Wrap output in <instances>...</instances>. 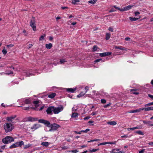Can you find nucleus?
I'll return each instance as SVG.
<instances>
[{
    "label": "nucleus",
    "instance_id": "37",
    "mask_svg": "<svg viewBox=\"0 0 153 153\" xmlns=\"http://www.w3.org/2000/svg\"><path fill=\"white\" fill-rule=\"evenodd\" d=\"M97 45H94L93 46V51H97Z\"/></svg>",
    "mask_w": 153,
    "mask_h": 153
},
{
    "label": "nucleus",
    "instance_id": "22",
    "mask_svg": "<svg viewBox=\"0 0 153 153\" xmlns=\"http://www.w3.org/2000/svg\"><path fill=\"white\" fill-rule=\"evenodd\" d=\"M108 124L110 125H115L117 124V123L115 121H111L109 122H108Z\"/></svg>",
    "mask_w": 153,
    "mask_h": 153
},
{
    "label": "nucleus",
    "instance_id": "62",
    "mask_svg": "<svg viewBox=\"0 0 153 153\" xmlns=\"http://www.w3.org/2000/svg\"><path fill=\"white\" fill-rule=\"evenodd\" d=\"M148 95L149 97L151 98L152 99H153V95L150 94H149Z\"/></svg>",
    "mask_w": 153,
    "mask_h": 153
},
{
    "label": "nucleus",
    "instance_id": "63",
    "mask_svg": "<svg viewBox=\"0 0 153 153\" xmlns=\"http://www.w3.org/2000/svg\"><path fill=\"white\" fill-rule=\"evenodd\" d=\"M61 9L62 10H64L65 9H68V7H61Z\"/></svg>",
    "mask_w": 153,
    "mask_h": 153
},
{
    "label": "nucleus",
    "instance_id": "9",
    "mask_svg": "<svg viewBox=\"0 0 153 153\" xmlns=\"http://www.w3.org/2000/svg\"><path fill=\"white\" fill-rule=\"evenodd\" d=\"M111 52H106L100 53V56L101 57L105 56H109L111 55Z\"/></svg>",
    "mask_w": 153,
    "mask_h": 153
},
{
    "label": "nucleus",
    "instance_id": "50",
    "mask_svg": "<svg viewBox=\"0 0 153 153\" xmlns=\"http://www.w3.org/2000/svg\"><path fill=\"white\" fill-rule=\"evenodd\" d=\"M113 7H114V8H115L116 9L118 10H120V11H121L122 9H120V8H119V7H116V6H114Z\"/></svg>",
    "mask_w": 153,
    "mask_h": 153
},
{
    "label": "nucleus",
    "instance_id": "11",
    "mask_svg": "<svg viewBox=\"0 0 153 153\" xmlns=\"http://www.w3.org/2000/svg\"><path fill=\"white\" fill-rule=\"evenodd\" d=\"M133 6L129 5L128 6H126L123 7V9H122L121 11H126L131 9Z\"/></svg>",
    "mask_w": 153,
    "mask_h": 153
},
{
    "label": "nucleus",
    "instance_id": "19",
    "mask_svg": "<svg viewBox=\"0 0 153 153\" xmlns=\"http://www.w3.org/2000/svg\"><path fill=\"white\" fill-rule=\"evenodd\" d=\"M85 94V92L84 93L82 91L79 94L77 95V97L78 98L84 96Z\"/></svg>",
    "mask_w": 153,
    "mask_h": 153
},
{
    "label": "nucleus",
    "instance_id": "29",
    "mask_svg": "<svg viewBox=\"0 0 153 153\" xmlns=\"http://www.w3.org/2000/svg\"><path fill=\"white\" fill-rule=\"evenodd\" d=\"M18 146L21 147L22 145L24 144V143L22 141H21L19 142H17Z\"/></svg>",
    "mask_w": 153,
    "mask_h": 153
},
{
    "label": "nucleus",
    "instance_id": "28",
    "mask_svg": "<svg viewBox=\"0 0 153 153\" xmlns=\"http://www.w3.org/2000/svg\"><path fill=\"white\" fill-rule=\"evenodd\" d=\"M46 36L45 34H44L43 35H42L39 38V41L42 40L44 39L45 37Z\"/></svg>",
    "mask_w": 153,
    "mask_h": 153
},
{
    "label": "nucleus",
    "instance_id": "27",
    "mask_svg": "<svg viewBox=\"0 0 153 153\" xmlns=\"http://www.w3.org/2000/svg\"><path fill=\"white\" fill-rule=\"evenodd\" d=\"M39 103V102L38 101L36 100V101H34L33 102V103L34 104H35V107L36 108H37L38 106H39V105H38V104Z\"/></svg>",
    "mask_w": 153,
    "mask_h": 153
},
{
    "label": "nucleus",
    "instance_id": "10",
    "mask_svg": "<svg viewBox=\"0 0 153 153\" xmlns=\"http://www.w3.org/2000/svg\"><path fill=\"white\" fill-rule=\"evenodd\" d=\"M10 141V136H7L4 138L2 139V141L5 144H7L8 143V142Z\"/></svg>",
    "mask_w": 153,
    "mask_h": 153
},
{
    "label": "nucleus",
    "instance_id": "64",
    "mask_svg": "<svg viewBox=\"0 0 153 153\" xmlns=\"http://www.w3.org/2000/svg\"><path fill=\"white\" fill-rule=\"evenodd\" d=\"M140 13V12L138 11H137L135 13V16H137Z\"/></svg>",
    "mask_w": 153,
    "mask_h": 153
},
{
    "label": "nucleus",
    "instance_id": "26",
    "mask_svg": "<svg viewBox=\"0 0 153 153\" xmlns=\"http://www.w3.org/2000/svg\"><path fill=\"white\" fill-rule=\"evenodd\" d=\"M135 133H136L139 135H143L144 133L142 132L141 131L139 130L135 131Z\"/></svg>",
    "mask_w": 153,
    "mask_h": 153
},
{
    "label": "nucleus",
    "instance_id": "58",
    "mask_svg": "<svg viewBox=\"0 0 153 153\" xmlns=\"http://www.w3.org/2000/svg\"><path fill=\"white\" fill-rule=\"evenodd\" d=\"M14 140L13 138L11 136H10V142H13Z\"/></svg>",
    "mask_w": 153,
    "mask_h": 153
},
{
    "label": "nucleus",
    "instance_id": "60",
    "mask_svg": "<svg viewBox=\"0 0 153 153\" xmlns=\"http://www.w3.org/2000/svg\"><path fill=\"white\" fill-rule=\"evenodd\" d=\"M90 118V117H89V116L86 117L84 118V120H88V119H89Z\"/></svg>",
    "mask_w": 153,
    "mask_h": 153
},
{
    "label": "nucleus",
    "instance_id": "8",
    "mask_svg": "<svg viewBox=\"0 0 153 153\" xmlns=\"http://www.w3.org/2000/svg\"><path fill=\"white\" fill-rule=\"evenodd\" d=\"M41 127L40 125L39 124H34L31 127V129L35 130Z\"/></svg>",
    "mask_w": 153,
    "mask_h": 153
},
{
    "label": "nucleus",
    "instance_id": "46",
    "mask_svg": "<svg viewBox=\"0 0 153 153\" xmlns=\"http://www.w3.org/2000/svg\"><path fill=\"white\" fill-rule=\"evenodd\" d=\"M101 102L102 104L105 103L106 102V101L105 99H101Z\"/></svg>",
    "mask_w": 153,
    "mask_h": 153
},
{
    "label": "nucleus",
    "instance_id": "45",
    "mask_svg": "<svg viewBox=\"0 0 153 153\" xmlns=\"http://www.w3.org/2000/svg\"><path fill=\"white\" fill-rule=\"evenodd\" d=\"M108 30L111 32H113L114 31L113 29L111 27H109L108 28Z\"/></svg>",
    "mask_w": 153,
    "mask_h": 153
},
{
    "label": "nucleus",
    "instance_id": "49",
    "mask_svg": "<svg viewBox=\"0 0 153 153\" xmlns=\"http://www.w3.org/2000/svg\"><path fill=\"white\" fill-rule=\"evenodd\" d=\"M111 105V103H109V104H107V105H104V107L105 108H106L107 107H108L110 105Z\"/></svg>",
    "mask_w": 153,
    "mask_h": 153
},
{
    "label": "nucleus",
    "instance_id": "30",
    "mask_svg": "<svg viewBox=\"0 0 153 153\" xmlns=\"http://www.w3.org/2000/svg\"><path fill=\"white\" fill-rule=\"evenodd\" d=\"M140 112V110H139L138 109H136L134 110H131L130 111L129 113H136V112Z\"/></svg>",
    "mask_w": 153,
    "mask_h": 153
},
{
    "label": "nucleus",
    "instance_id": "38",
    "mask_svg": "<svg viewBox=\"0 0 153 153\" xmlns=\"http://www.w3.org/2000/svg\"><path fill=\"white\" fill-rule=\"evenodd\" d=\"M100 140V139H94V140H91L89 141L88 142L90 143V142H93L94 141H99Z\"/></svg>",
    "mask_w": 153,
    "mask_h": 153
},
{
    "label": "nucleus",
    "instance_id": "54",
    "mask_svg": "<svg viewBox=\"0 0 153 153\" xmlns=\"http://www.w3.org/2000/svg\"><path fill=\"white\" fill-rule=\"evenodd\" d=\"M62 149L65 150V149H68V147L67 146H64L62 147Z\"/></svg>",
    "mask_w": 153,
    "mask_h": 153
},
{
    "label": "nucleus",
    "instance_id": "18",
    "mask_svg": "<svg viewBox=\"0 0 153 153\" xmlns=\"http://www.w3.org/2000/svg\"><path fill=\"white\" fill-rule=\"evenodd\" d=\"M41 144L43 146L47 147L48 146L49 144L48 142H42L41 143Z\"/></svg>",
    "mask_w": 153,
    "mask_h": 153
},
{
    "label": "nucleus",
    "instance_id": "23",
    "mask_svg": "<svg viewBox=\"0 0 153 153\" xmlns=\"http://www.w3.org/2000/svg\"><path fill=\"white\" fill-rule=\"evenodd\" d=\"M139 128H140V127H139L137 126V127H135L132 128H128V131H130V130H133L134 129H139Z\"/></svg>",
    "mask_w": 153,
    "mask_h": 153
},
{
    "label": "nucleus",
    "instance_id": "35",
    "mask_svg": "<svg viewBox=\"0 0 153 153\" xmlns=\"http://www.w3.org/2000/svg\"><path fill=\"white\" fill-rule=\"evenodd\" d=\"M67 62V61H66L65 59H61L60 60L59 62L60 64H62L64 62Z\"/></svg>",
    "mask_w": 153,
    "mask_h": 153
},
{
    "label": "nucleus",
    "instance_id": "1",
    "mask_svg": "<svg viewBox=\"0 0 153 153\" xmlns=\"http://www.w3.org/2000/svg\"><path fill=\"white\" fill-rule=\"evenodd\" d=\"M63 109V107L62 106L58 107L53 106V112L55 114H57L62 111Z\"/></svg>",
    "mask_w": 153,
    "mask_h": 153
},
{
    "label": "nucleus",
    "instance_id": "14",
    "mask_svg": "<svg viewBox=\"0 0 153 153\" xmlns=\"http://www.w3.org/2000/svg\"><path fill=\"white\" fill-rule=\"evenodd\" d=\"M76 90V88H67L66 91L68 92L73 93Z\"/></svg>",
    "mask_w": 153,
    "mask_h": 153
},
{
    "label": "nucleus",
    "instance_id": "51",
    "mask_svg": "<svg viewBox=\"0 0 153 153\" xmlns=\"http://www.w3.org/2000/svg\"><path fill=\"white\" fill-rule=\"evenodd\" d=\"M139 110H140V112L141 111V110H144L145 111H146V108H140L139 109Z\"/></svg>",
    "mask_w": 153,
    "mask_h": 153
},
{
    "label": "nucleus",
    "instance_id": "39",
    "mask_svg": "<svg viewBox=\"0 0 153 153\" xmlns=\"http://www.w3.org/2000/svg\"><path fill=\"white\" fill-rule=\"evenodd\" d=\"M31 146V144H28L27 145H25V146L24 147V148L25 149H26L29 147Z\"/></svg>",
    "mask_w": 153,
    "mask_h": 153
},
{
    "label": "nucleus",
    "instance_id": "3",
    "mask_svg": "<svg viewBox=\"0 0 153 153\" xmlns=\"http://www.w3.org/2000/svg\"><path fill=\"white\" fill-rule=\"evenodd\" d=\"M17 115H15L10 116V126L11 123H14L17 121Z\"/></svg>",
    "mask_w": 153,
    "mask_h": 153
},
{
    "label": "nucleus",
    "instance_id": "31",
    "mask_svg": "<svg viewBox=\"0 0 153 153\" xmlns=\"http://www.w3.org/2000/svg\"><path fill=\"white\" fill-rule=\"evenodd\" d=\"M97 0H90L88 1V3L90 4H95L96 2L97 1Z\"/></svg>",
    "mask_w": 153,
    "mask_h": 153
},
{
    "label": "nucleus",
    "instance_id": "25",
    "mask_svg": "<svg viewBox=\"0 0 153 153\" xmlns=\"http://www.w3.org/2000/svg\"><path fill=\"white\" fill-rule=\"evenodd\" d=\"M15 68L13 67V66L10 67V74H13L14 73V72L12 70L13 69L14 71H15Z\"/></svg>",
    "mask_w": 153,
    "mask_h": 153
},
{
    "label": "nucleus",
    "instance_id": "6",
    "mask_svg": "<svg viewBox=\"0 0 153 153\" xmlns=\"http://www.w3.org/2000/svg\"><path fill=\"white\" fill-rule=\"evenodd\" d=\"M52 111H53V106L48 107L46 110V112L48 114L52 115L53 114Z\"/></svg>",
    "mask_w": 153,
    "mask_h": 153
},
{
    "label": "nucleus",
    "instance_id": "52",
    "mask_svg": "<svg viewBox=\"0 0 153 153\" xmlns=\"http://www.w3.org/2000/svg\"><path fill=\"white\" fill-rule=\"evenodd\" d=\"M116 149H114L112 150V151H110V153H116L117 152H115V151Z\"/></svg>",
    "mask_w": 153,
    "mask_h": 153
},
{
    "label": "nucleus",
    "instance_id": "55",
    "mask_svg": "<svg viewBox=\"0 0 153 153\" xmlns=\"http://www.w3.org/2000/svg\"><path fill=\"white\" fill-rule=\"evenodd\" d=\"M145 151V149H143L141 150L139 152V153H143Z\"/></svg>",
    "mask_w": 153,
    "mask_h": 153
},
{
    "label": "nucleus",
    "instance_id": "33",
    "mask_svg": "<svg viewBox=\"0 0 153 153\" xmlns=\"http://www.w3.org/2000/svg\"><path fill=\"white\" fill-rule=\"evenodd\" d=\"M152 105H153V102L146 104L144 105V106L146 107L147 106H149Z\"/></svg>",
    "mask_w": 153,
    "mask_h": 153
},
{
    "label": "nucleus",
    "instance_id": "2",
    "mask_svg": "<svg viewBox=\"0 0 153 153\" xmlns=\"http://www.w3.org/2000/svg\"><path fill=\"white\" fill-rule=\"evenodd\" d=\"M30 25L33 28V31L36 30V27L35 24V21L34 17H33L30 22Z\"/></svg>",
    "mask_w": 153,
    "mask_h": 153
},
{
    "label": "nucleus",
    "instance_id": "41",
    "mask_svg": "<svg viewBox=\"0 0 153 153\" xmlns=\"http://www.w3.org/2000/svg\"><path fill=\"white\" fill-rule=\"evenodd\" d=\"M14 128V126L13 123H11L10 127V131H11Z\"/></svg>",
    "mask_w": 153,
    "mask_h": 153
},
{
    "label": "nucleus",
    "instance_id": "17",
    "mask_svg": "<svg viewBox=\"0 0 153 153\" xmlns=\"http://www.w3.org/2000/svg\"><path fill=\"white\" fill-rule=\"evenodd\" d=\"M79 114L77 113L74 112L72 113V115H71V117L72 118H76L77 117Z\"/></svg>",
    "mask_w": 153,
    "mask_h": 153
},
{
    "label": "nucleus",
    "instance_id": "24",
    "mask_svg": "<svg viewBox=\"0 0 153 153\" xmlns=\"http://www.w3.org/2000/svg\"><path fill=\"white\" fill-rule=\"evenodd\" d=\"M45 46L47 48L50 49L52 48V44L50 43L49 44H46Z\"/></svg>",
    "mask_w": 153,
    "mask_h": 153
},
{
    "label": "nucleus",
    "instance_id": "42",
    "mask_svg": "<svg viewBox=\"0 0 153 153\" xmlns=\"http://www.w3.org/2000/svg\"><path fill=\"white\" fill-rule=\"evenodd\" d=\"M2 52L3 54L5 55L7 53V51L4 48L2 51Z\"/></svg>",
    "mask_w": 153,
    "mask_h": 153
},
{
    "label": "nucleus",
    "instance_id": "43",
    "mask_svg": "<svg viewBox=\"0 0 153 153\" xmlns=\"http://www.w3.org/2000/svg\"><path fill=\"white\" fill-rule=\"evenodd\" d=\"M27 119L28 121H33V117H28L27 118Z\"/></svg>",
    "mask_w": 153,
    "mask_h": 153
},
{
    "label": "nucleus",
    "instance_id": "48",
    "mask_svg": "<svg viewBox=\"0 0 153 153\" xmlns=\"http://www.w3.org/2000/svg\"><path fill=\"white\" fill-rule=\"evenodd\" d=\"M69 152H73V153H76L78 152V151L77 150L75 149L74 150H72L71 151H69Z\"/></svg>",
    "mask_w": 153,
    "mask_h": 153
},
{
    "label": "nucleus",
    "instance_id": "57",
    "mask_svg": "<svg viewBox=\"0 0 153 153\" xmlns=\"http://www.w3.org/2000/svg\"><path fill=\"white\" fill-rule=\"evenodd\" d=\"M38 119L37 118L33 117V121H35L38 120Z\"/></svg>",
    "mask_w": 153,
    "mask_h": 153
},
{
    "label": "nucleus",
    "instance_id": "53",
    "mask_svg": "<svg viewBox=\"0 0 153 153\" xmlns=\"http://www.w3.org/2000/svg\"><path fill=\"white\" fill-rule=\"evenodd\" d=\"M85 89L86 90L85 93H86L88 90V86H86L85 87Z\"/></svg>",
    "mask_w": 153,
    "mask_h": 153
},
{
    "label": "nucleus",
    "instance_id": "16",
    "mask_svg": "<svg viewBox=\"0 0 153 153\" xmlns=\"http://www.w3.org/2000/svg\"><path fill=\"white\" fill-rule=\"evenodd\" d=\"M56 94L55 93H52L48 95V97L49 98L52 99L55 97L56 96Z\"/></svg>",
    "mask_w": 153,
    "mask_h": 153
},
{
    "label": "nucleus",
    "instance_id": "12",
    "mask_svg": "<svg viewBox=\"0 0 153 153\" xmlns=\"http://www.w3.org/2000/svg\"><path fill=\"white\" fill-rule=\"evenodd\" d=\"M23 102L25 104H30L31 102V99L30 98L26 99Z\"/></svg>",
    "mask_w": 153,
    "mask_h": 153
},
{
    "label": "nucleus",
    "instance_id": "47",
    "mask_svg": "<svg viewBox=\"0 0 153 153\" xmlns=\"http://www.w3.org/2000/svg\"><path fill=\"white\" fill-rule=\"evenodd\" d=\"M102 60L101 59H97L94 61V62H98Z\"/></svg>",
    "mask_w": 153,
    "mask_h": 153
},
{
    "label": "nucleus",
    "instance_id": "15",
    "mask_svg": "<svg viewBox=\"0 0 153 153\" xmlns=\"http://www.w3.org/2000/svg\"><path fill=\"white\" fill-rule=\"evenodd\" d=\"M129 19L131 21H136L137 20H138V19L140 18V16H138V18H133L132 17H129Z\"/></svg>",
    "mask_w": 153,
    "mask_h": 153
},
{
    "label": "nucleus",
    "instance_id": "4",
    "mask_svg": "<svg viewBox=\"0 0 153 153\" xmlns=\"http://www.w3.org/2000/svg\"><path fill=\"white\" fill-rule=\"evenodd\" d=\"M38 122L39 123L44 124L45 125L47 126H49L50 124V123L49 121L42 119L39 120Z\"/></svg>",
    "mask_w": 153,
    "mask_h": 153
},
{
    "label": "nucleus",
    "instance_id": "59",
    "mask_svg": "<svg viewBox=\"0 0 153 153\" xmlns=\"http://www.w3.org/2000/svg\"><path fill=\"white\" fill-rule=\"evenodd\" d=\"M137 90H138V89H131L130 90V91L132 92L133 91H137Z\"/></svg>",
    "mask_w": 153,
    "mask_h": 153
},
{
    "label": "nucleus",
    "instance_id": "40",
    "mask_svg": "<svg viewBox=\"0 0 153 153\" xmlns=\"http://www.w3.org/2000/svg\"><path fill=\"white\" fill-rule=\"evenodd\" d=\"M90 131V129H87L85 130H81L80 131V132H84V133H87V132L89 131Z\"/></svg>",
    "mask_w": 153,
    "mask_h": 153
},
{
    "label": "nucleus",
    "instance_id": "13",
    "mask_svg": "<svg viewBox=\"0 0 153 153\" xmlns=\"http://www.w3.org/2000/svg\"><path fill=\"white\" fill-rule=\"evenodd\" d=\"M114 48L115 49H119L122 50H126V48L123 47L122 46H115L114 47Z\"/></svg>",
    "mask_w": 153,
    "mask_h": 153
},
{
    "label": "nucleus",
    "instance_id": "32",
    "mask_svg": "<svg viewBox=\"0 0 153 153\" xmlns=\"http://www.w3.org/2000/svg\"><path fill=\"white\" fill-rule=\"evenodd\" d=\"M99 149H93L91 150H89V152H95L99 150Z\"/></svg>",
    "mask_w": 153,
    "mask_h": 153
},
{
    "label": "nucleus",
    "instance_id": "7",
    "mask_svg": "<svg viewBox=\"0 0 153 153\" xmlns=\"http://www.w3.org/2000/svg\"><path fill=\"white\" fill-rule=\"evenodd\" d=\"M4 126L6 132L7 133L10 131V124L9 123L5 124Z\"/></svg>",
    "mask_w": 153,
    "mask_h": 153
},
{
    "label": "nucleus",
    "instance_id": "20",
    "mask_svg": "<svg viewBox=\"0 0 153 153\" xmlns=\"http://www.w3.org/2000/svg\"><path fill=\"white\" fill-rule=\"evenodd\" d=\"M18 144L17 142L16 143L10 146V148H14L18 147Z\"/></svg>",
    "mask_w": 153,
    "mask_h": 153
},
{
    "label": "nucleus",
    "instance_id": "61",
    "mask_svg": "<svg viewBox=\"0 0 153 153\" xmlns=\"http://www.w3.org/2000/svg\"><path fill=\"white\" fill-rule=\"evenodd\" d=\"M23 109L24 110H29V107H24V108Z\"/></svg>",
    "mask_w": 153,
    "mask_h": 153
},
{
    "label": "nucleus",
    "instance_id": "36",
    "mask_svg": "<svg viewBox=\"0 0 153 153\" xmlns=\"http://www.w3.org/2000/svg\"><path fill=\"white\" fill-rule=\"evenodd\" d=\"M150 110H153V107L146 108V111H149Z\"/></svg>",
    "mask_w": 153,
    "mask_h": 153
},
{
    "label": "nucleus",
    "instance_id": "34",
    "mask_svg": "<svg viewBox=\"0 0 153 153\" xmlns=\"http://www.w3.org/2000/svg\"><path fill=\"white\" fill-rule=\"evenodd\" d=\"M79 2V0H73L72 1V3L74 4H76V2Z\"/></svg>",
    "mask_w": 153,
    "mask_h": 153
},
{
    "label": "nucleus",
    "instance_id": "5",
    "mask_svg": "<svg viewBox=\"0 0 153 153\" xmlns=\"http://www.w3.org/2000/svg\"><path fill=\"white\" fill-rule=\"evenodd\" d=\"M60 127V126L59 125L55 123L51 125V129L53 130H56L58 128H59Z\"/></svg>",
    "mask_w": 153,
    "mask_h": 153
},
{
    "label": "nucleus",
    "instance_id": "56",
    "mask_svg": "<svg viewBox=\"0 0 153 153\" xmlns=\"http://www.w3.org/2000/svg\"><path fill=\"white\" fill-rule=\"evenodd\" d=\"M107 144H116V143L115 142H107Z\"/></svg>",
    "mask_w": 153,
    "mask_h": 153
},
{
    "label": "nucleus",
    "instance_id": "21",
    "mask_svg": "<svg viewBox=\"0 0 153 153\" xmlns=\"http://www.w3.org/2000/svg\"><path fill=\"white\" fill-rule=\"evenodd\" d=\"M111 34L109 33H106L105 35V39L106 40H108L110 38Z\"/></svg>",
    "mask_w": 153,
    "mask_h": 153
},
{
    "label": "nucleus",
    "instance_id": "44",
    "mask_svg": "<svg viewBox=\"0 0 153 153\" xmlns=\"http://www.w3.org/2000/svg\"><path fill=\"white\" fill-rule=\"evenodd\" d=\"M108 143L107 142H104V143H99L98 144V146H100L101 145H106V144H107Z\"/></svg>",
    "mask_w": 153,
    "mask_h": 153
}]
</instances>
